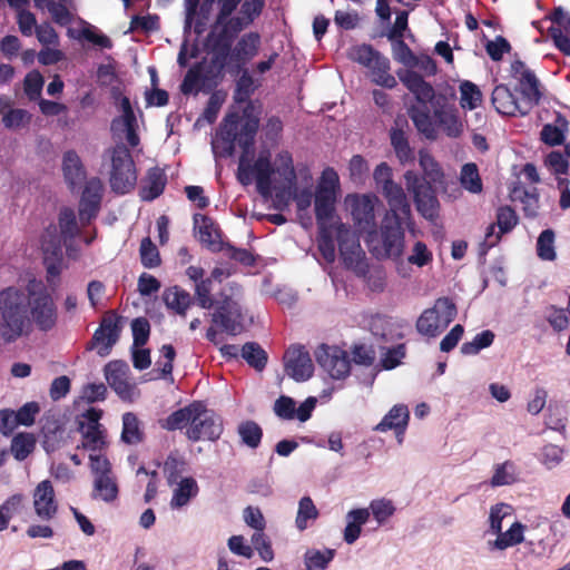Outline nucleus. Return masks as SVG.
Returning a JSON list of instances; mask_svg holds the SVG:
<instances>
[{
    "instance_id": "1",
    "label": "nucleus",
    "mask_w": 570,
    "mask_h": 570,
    "mask_svg": "<svg viewBox=\"0 0 570 570\" xmlns=\"http://www.w3.org/2000/svg\"><path fill=\"white\" fill-rule=\"evenodd\" d=\"M400 80L414 96L416 104L407 109L409 117L419 132L428 139L436 138V129L433 124L431 110L440 107L446 99L443 94H436L434 88L415 71L406 70L400 75Z\"/></svg>"
},
{
    "instance_id": "2",
    "label": "nucleus",
    "mask_w": 570,
    "mask_h": 570,
    "mask_svg": "<svg viewBox=\"0 0 570 570\" xmlns=\"http://www.w3.org/2000/svg\"><path fill=\"white\" fill-rule=\"evenodd\" d=\"M26 292L8 287L0 292V332L7 343L16 342L31 332V320Z\"/></svg>"
},
{
    "instance_id": "3",
    "label": "nucleus",
    "mask_w": 570,
    "mask_h": 570,
    "mask_svg": "<svg viewBox=\"0 0 570 570\" xmlns=\"http://www.w3.org/2000/svg\"><path fill=\"white\" fill-rule=\"evenodd\" d=\"M404 236L402 219L390 217L387 214L380 233L376 229L368 230L364 240L376 258H400L404 249Z\"/></svg>"
},
{
    "instance_id": "4",
    "label": "nucleus",
    "mask_w": 570,
    "mask_h": 570,
    "mask_svg": "<svg viewBox=\"0 0 570 570\" xmlns=\"http://www.w3.org/2000/svg\"><path fill=\"white\" fill-rule=\"evenodd\" d=\"M228 65V60L218 57L210 56L208 60L204 58L186 72L180 85V91L184 95H196L199 91L210 92L223 80Z\"/></svg>"
},
{
    "instance_id": "5",
    "label": "nucleus",
    "mask_w": 570,
    "mask_h": 570,
    "mask_svg": "<svg viewBox=\"0 0 570 570\" xmlns=\"http://www.w3.org/2000/svg\"><path fill=\"white\" fill-rule=\"evenodd\" d=\"M106 154L110 159L109 183L112 191L119 195L128 194L137 184L136 166L128 147L120 141Z\"/></svg>"
},
{
    "instance_id": "6",
    "label": "nucleus",
    "mask_w": 570,
    "mask_h": 570,
    "mask_svg": "<svg viewBox=\"0 0 570 570\" xmlns=\"http://www.w3.org/2000/svg\"><path fill=\"white\" fill-rule=\"evenodd\" d=\"M58 227L50 225L46 228L41 237V247L46 254L55 257L62 255V247H68L71 242L80 234L75 210L70 207H63L59 212Z\"/></svg>"
},
{
    "instance_id": "7",
    "label": "nucleus",
    "mask_w": 570,
    "mask_h": 570,
    "mask_svg": "<svg viewBox=\"0 0 570 570\" xmlns=\"http://www.w3.org/2000/svg\"><path fill=\"white\" fill-rule=\"evenodd\" d=\"M248 156H239L237 179L242 185L248 186L255 177L258 194L267 197L272 194V177L275 174L269 151H261L253 164H250Z\"/></svg>"
},
{
    "instance_id": "8",
    "label": "nucleus",
    "mask_w": 570,
    "mask_h": 570,
    "mask_svg": "<svg viewBox=\"0 0 570 570\" xmlns=\"http://www.w3.org/2000/svg\"><path fill=\"white\" fill-rule=\"evenodd\" d=\"M26 294L31 325L35 324L42 332L51 331L58 320L57 306L51 294L42 284L33 283L27 286Z\"/></svg>"
},
{
    "instance_id": "9",
    "label": "nucleus",
    "mask_w": 570,
    "mask_h": 570,
    "mask_svg": "<svg viewBox=\"0 0 570 570\" xmlns=\"http://www.w3.org/2000/svg\"><path fill=\"white\" fill-rule=\"evenodd\" d=\"M350 58L367 68L370 77L376 85L392 89L397 82L390 71V60L370 45L355 46L350 51Z\"/></svg>"
},
{
    "instance_id": "10",
    "label": "nucleus",
    "mask_w": 570,
    "mask_h": 570,
    "mask_svg": "<svg viewBox=\"0 0 570 570\" xmlns=\"http://www.w3.org/2000/svg\"><path fill=\"white\" fill-rule=\"evenodd\" d=\"M229 289L230 295L224 291L220 293L216 309L212 314V322L228 335L236 336L245 331L244 312L239 302L233 297L234 289H239L238 285L232 283Z\"/></svg>"
},
{
    "instance_id": "11",
    "label": "nucleus",
    "mask_w": 570,
    "mask_h": 570,
    "mask_svg": "<svg viewBox=\"0 0 570 570\" xmlns=\"http://www.w3.org/2000/svg\"><path fill=\"white\" fill-rule=\"evenodd\" d=\"M111 97L120 112L110 122L112 137L119 140L125 139L131 148H135L139 145L140 139L137 134L138 122L130 99L124 96L117 87L111 89Z\"/></svg>"
},
{
    "instance_id": "12",
    "label": "nucleus",
    "mask_w": 570,
    "mask_h": 570,
    "mask_svg": "<svg viewBox=\"0 0 570 570\" xmlns=\"http://www.w3.org/2000/svg\"><path fill=\"white\" fill-rule=\"evenodd\" d=\"M456 313V306L449 297H440L419 316L416 331L429 338L436 337L451 324Z\"/></svg>"
},
{
    "instance_id": "13",
    "label": "nucleus",
    "mask_w": 570,
    "mask_h": 570,
    "mask_svg": "<svg viewBox=\"0 0 570 570\" xmlns=\"http://www.w3.org/2000/svg\"><path fill=\"white\" fill-rule=\"evenodd\" d=\"M406 188L413 195L416 210L428 220L439 216L440 204L433 186L417 173L407 170L404 174Z\"/></svg>"
},
{
    "instance_id": "14",
    "label": "nucleus",
    "mask_w": 570,
    "mask_h": 570,
    "mask_svg": "<svg viewBox=\"0 0 570 570\" xmlns=\"http://www.w3.org/2000/svg\"><path fill=\"white\" fill-rule=\"evenodd\" d=\"M335 236L340 255L345 267L353 269L358 276H365L368 266L365 262V253L361 247L360 238L356 236L355 232L344 224H337L335 227Z\"/></svg>"
},
{
    "instance_id": "15",
    "label": "nucleus",
    "mask_w": 570,
    "mask_h": 570,
    "mask_svg": "<svg viewBox=\"0 0 570 570\" xmlns=\"http://www.w3.org/2000/svg\"><path fill=\"white\" fill-rule=\"evenodd\" d=\"M223 433V421L212 410H208L200 402L197 403V411H195L191 426L186 431V436L197 442L200 440L216 441Z\"/></svg>"
},
{
    "instance_id": "16",
    "label": "nucleus",
    "mask_w": 570,
    "mask_h": 570,
    "mask_svg": "<svg viewBox=\"0 0 570 570\" xmlns=\"http://www.w3.org/2000/svg\"><path fill=\"white\" fill-rule=\"evenodd\" d=\"M122 330V317L115 311H108L101 318L99 327L95 331L90 350L96 348L99 356H108L119 341Z\"/></svg>"
},
{
    "instance_id": "17",
    "label": "nucleus",
    "mask_w": 570,
    "mask_h": 570,
    "mask_svg": "<svg viewBox=\"0 0 570 570\" xmlns=\"http://www.w3.org/2000/svg\"><path fill=\"white\" fill-rule=\"evenodd\" d=\"M318 365L334 380L345 379L351 371L346 352L337 346L322 344L315 351Z\"/></svg>"
},
{
    "instance_id": "18",
    "label": "nucleus",
    "mask_w": 570,
    "mask_h": 570,
    "mask_svg": "<svg viewBox=\"0 0 570 570\" xmlns=\"http://www.w3.org/2000/svg\"><path fill=\"white\" fill-rule=\"evenodd\" d=\"M285 373L296 382L307 381L313 375L314 365L304 346L293 345L284 355Z\"/></svg>"
},
{
    "instance_id": "19",
    "label": "nucleus",
    "mask_w": 570,
    "mask_h": 570,
    "mask_svg": "<svg viewBox=\"0 0 570 570\" xmlns=\"http://www.w3.org/2000/svg\"><path fill=\"white\" fill-rule=\"evenodd\" d=\"M104 186L99 178L89 179L79 200V219L87 226L95 219L100 210Z\"/></svg>"
},
{
    "instance_id": "20",
    "label": "nucleus",
    "mask_w": 570,
    "mask_h": 570,
    "mask_svg": "<svg viewBox=\"0 0 570 570\" xmlns=\"http://www.w3.org/2000/svg\"><path fill=\"white\" fill-rule=\"evenodd\" d=\"M33 509L40 521L48 522L58 513V501L51 481H41L33 491Z\"/></svg>"
},
{
    "instance_id": "21",
    "label": "nucleus",
    "mask_w": 570,
    "mask_h": 570,
    "mask_svg": "<svg viewBox=\"0 0 570 570\" xmlns=\"http://www.w3.org/2000/svg\"><path fill=\"white\" fill-rule=\"evenodd\" d=\"M491 101L495 110L501 115L515 116L519 114L525 116L530 111L529 105H525L522 100L519 101L505 85L495 86L492 91Z\"/></svg>"
},
{
    "instance_id": "22",
    "label": "nucleus",
    "mask_w": 570,
    "mask_h": 570,
    "mask_svg": "<svg viewBox=\"0 0 570 570\" xmlns=\"http://www.w3.org/2000/svg\"><path fill=\"white\" fill-rule=\"evenodd\" d=\"M237 125H238V115L237 114H228L224 118L219 131L217 134L218 141L213 142V151L215 155L219 154L223 157H230L235 151V144L237 138Z\"/></svg>"
},
{
    "instance_id": "23",
    "label": "nucleus",
    "mask_w": 570,
    "mask_h": 570,
    "mask_svg": "<svg viewBox=\"0 0 570 570\" xmlns=\"http://www.w3.org/2000/svg\"><path fill=\"white\" fill-rule=\"evenodd\" d=\"M220 24L222 23H217V20L215 21V24L204 41V47L209 56L229 61L235 40L228 35L226 29L220 27Z\"/></svg>"
},
{
    "instance_id": "24",
    "label": "nucleus",
    "mask_w": 570,
    "mask_h": 570,
    "mask_svg": "<svg viewBox=\"0 0 570 570\" xmlns=\"http://www.w3.org/2000/svg\"><path fill=\"white\" fill-rule=\"evenodd\" d=\"M261 47V36L257 32H248L242 36L232 49L229 62H235L237 71L257 56Z\"/></svg>"
},
{
    "instance_id": "25",
    "label": "nucleus",
    "mask_w": 570,
    "mask_h": 570,
    "mask_svg": "<svg viewBox=\"0 0 570 570\" xmlns=\"http://www.w3.org/2000/svg\"><path fill=\"white\" fill-rule=\"evenodd\" d=\"M551 21L557 27L551 26L549 33L556 45V47L567 56H570V14L566 12L561 7L553 10L550 17Z\"/></svg>"
},
{
    "instance_id": "26",
    "label": "nucleus",
    "mask_w": 570,
    "mask_h": 570,
    "mask_svg": "<svg viewBox=\"0 0 570 570\" xmlns=\"http://www.w3.org/2000/svg\"><path fill=\"white\" fill-rule=\"evenodd\" d=\"M410 412L406 405L395 404L374 428L377 432L394 430L399 443H402L403 435L409 424Z\"/></svg>"
},
{
    "instance_id": "27",
    "label": "nucleus",
    "mask_w": 570,
    "mask_h": 570,
    "mask_svg": "<svg viewBox=\"0 0 570 570\" xmlns=\"http://www.w3.org/2000/svg\"><path fill=\"white\" fill-rule=\"evenodd\" d=\"M127 371L128 366L124 362L115 361L105 366L107 382L122 400H129L134 391V386L127 381Z\"/></svg>"
},
{
    "instance_id": "28",
    "label": "nucleus",
    "mask_w": 570,
    "mask_h": 570,
    "mask_svg": "<svg viewBox=\"0 0 570 570\" xmlns=\"http://www.w3.org/2000/svg\"><path fill=\"white\" fill-rule=\"evenodd\" d=\"M432 111L435 121L449 137L456 138L462 134L463 124L458 116V110L450 105L448 98Z\"/></svg>"
},
{
    "instance_id": "29",
    "label": "nucleus",
    "mask_w": 570,
    "mask_h": 570,
    "mask_svg": "<svg viewBox=\"0 0 570 570\" xmlns=\"http://www.w3.org/2000/svg\"><path fill=\"white\" fill-rule=\"evenodd\" d=\"M167 185V176L159 167L149 168L140 181L139 197L144 202H153L158 198Z\"/></svg>"
},
{
    "instance_id": "30",
    "label": "nucleus",
    "mask_w": 570,
    "mask_h": 570,
    "mask_svg": "<svg viewBox=\"0 0 570 570\" xmlns=\"http://www.w3.org/2000/svg\"><path fill=\"white\" fill-rule=\"evenodd\" d=\"M352 216L358 230L368 234L375 229L374 204L368 196L356 197L352 203Z\"/></svg>"
},
{
    "instance_id": "31",
    "label": "nucleus",
    "mask_w": 570,
    "mask_h": 570,
    "mask_svg": "<svg viewBox=\"0 0 570 570\" xmlns=\"http://www.w3.org/2000/svg\"><path fill=\"white\" fill-rule=\"evenodd\" d=\"M252 111L253 102H249L243 110L245 121L242 124L236 138V142L243 149L242 155L250 154L259 126V119L256 116H253Z\"/></svg>"
},
{
    "instance_id": "32",
    "label": "nucleus",
    "mask_w": 570,
    "mask_h": 570,
    "mask_svg": "<svg viewBox=\"0 0 570 570\" xmlns=\"http://www.w3.org/2000/svg\"><path fill=\"white\" fill-rule=\"evenodd\" d=\"M194 229L199 242L212 250L220 249V234L215 223L202 214L194 215Z\"/></svg>"
},
{
    "instance_id": "33",
    "label": "nucleus",
    "mask_w": 570,
    "mask_h": 570,
    "mask_svg": "<svg viewBox=\"0 0 570 570\" xmlns=\"http://www.w3.org/2000/svg\"><path fill=\"white\" fill-rule=\"evenodd\" d=\"M173 488L169 505L173 510L187 507L198 495L199 487L193 476L181 478Z\"/></svg>"
},
{
    "instance_id": "34",
    "label": "nucleus",
    "mask_w": 570,
    "mask_h": 570,
    "mask_svg": "<svg viewBox=\"0 0 570 570\" xmlns=\"http://www.w3.org/2000/svg\"><path fill=\"white\" fill-rule=\"evenodd\" d=\"M381 193L389 204L390 217L403 219L410 215L411 207L401 185L393 183L382 189Z\"/></svg>"
},
{
    "instance_id": "35",
    "label": "nucleus",
    "mask_w": 570,
    "mask_h": 570,
    "mask_svg": "<svg viewBox=\"0 0 570 570\" xmlns=\"http://www.w3.org/2000/svg\"><path fill=\"white\" fill-rule=\"evenodd\" d=\"M62 171L67 184L73 189L86 178V171L82 161L75 150H68L63 154Z\"/></svg>"
},
{
    "instance_id": "36",
    "label": "nucleus",
    "mask_w": 570,
    "mask_h": 570,
    "mask_svg": "<svg viewBox=\"0 0 570 570\" xmlns=\"http://www.w3.org/2000/svg\"><path fill=\"white\" fill-rule=\"evenodd\" d=\"M163 299L168 309L174 311L180 316H186L188 308L194 303L191 295L179 286L166 288L163 294Z\"/></svg>"
},
{
    "instance_id": "37",
    "label": "nucleus",
    "mask_w": 570,
    "mask_h": 570,
    "mask_svg": "<svg viewBox=\"0 0 570 570\" xmlns=\"http://www.w3.org/2000/svg\"><path fill=\"white\" fill-rule=\"evenodd\" d=\"M370 511L365 508L353 509L346 513V525L343 539L347 544H353L361 535L362 527L368 521Z\"/></svg>"
},
{
    "instance_id": "38",
    "label": "nucleus",
    "mask_w": 570,
    "mask_h": 570,
    "mask_svg": "<svg viewBox=\"0 0 570 570\" xmlns=\"http://www.w3.org/2000/svg\"><path fill=\"white\" fill-rule=\"evenodd\" d=\"M519 91L522 95V101L529 105V110L538 105L541 100V92L539 89L540 82L532 70L523 71L519 77Z\"/></svg>"
},
{
    "instance_id": "39",
    "label": "nucleus",
    "mask_w": 570,
    "mask_h": 570,
    "mask_svg": "<svg viewBox=\"0 0 570 570\" xmlns=\"http://www.w3.org/2000/svg\"><path fill=\"white\" fill-rule=\"evenodd\" d=\"M337 224L317 225V248L326 263L332 264L336 258L335 227Z\"/></svg>"
},
{
    "instance_id": "40",
    "label": "nucleus",
    "mask_w": 570,
    "mask_h": 570,
    "mask_svg": "<svg viewBox=\"0 0 570 570\" xmlns=\"http://www.w3.org/2000/svg\"><path fill=\"white\" fill-rule=\"evenodd\" d=\"M119 489L115 474L94 479L91 498L111 503L118 498Z\"/></svg>"
},
{
    "instance_id": "41",
    "label": "nucleus",
    "mask_w": 570,
    "mask_h": 570,
    "mask_svg": "<svg viewBox=\"0 0 570 570\" xmlns=\"http://www.w3.org/2000/svg\"><path fill=\"white\" fill-rule=\"evenodd\" d=\"M197 403L194 402L185 407L178 409L160 422L163 429L167 431L181 430L191 426V421L197 411Z\"/></svg>"
},
{
    "instance_id": "42",
    "label": "nucleus",
    "mask_w": 570,
    "mask_h": 570,
    "mask_svg": "<svg viewBox=\"0 0 570 570\" xmlns=\"http://www.w3.org/2000/svg\"><path fill=\"white\" fill-rule=\"evenodd\" d=\"M336 195L326 190L315 193V216L317 225H331L335 210Z\"/></svg>"
},
{
    "instance_id": "43",
    "label": "nucleus",
    "mask_w": 570,
    "mask_h": 570,
    "mask_svg": "<svg viewBox=\"0 0 570 570\" xmlns=\"http://www.w3.org/2000/svg\"><path fill=\"white\" fill-rule=\"evenodd\" d=\"M120 440L128 445H137L144 441V432L140 428V421L132 412H126L122 414Z\"/></svg>"
},
{
    "instance_id": "44",
    "label": "nucleus",
    "mask_w": 570,
    "mask_h": 570,
    "mask_svg": "<svg viewBox=\"0 0 570 570\" xmlns=\"http://www.w3.org/2000/svg\"><path fill=\"white\" fill-rule=\"evenodd\" d=\"M390 139L401 164L405 165L414 161V150L411 148L407 137L402 129L392 128L390 131Z\"/></svg>"
},
{
    "instance_id": "45",
    "label": "nucleus",
    "mask_w": 570,
    "mask_h": 570,
    "mask_svg": "<svg viewBox=\"0 0 570 570\" xmlns=\"http://www.w3.org/2000/svg\"><path fill=\"white\" fill-rule=\"evenodd\" d=\"M524 525L520 522H514L505 532L500 531L494 541L489 542L491 549L505 550L507 548L514 547L523 542Z\"/></svg>"
},
{
    "instance_id": "46",
    "label": "nucleus",
    "mask_w": 570,
    "mask_h": 570,
    "mask_svg": "<svg viewBox=\"0 0 570 570\" xmlns=\"http://www.w3.org/2000/svg\"><path fill=\"white\" fill-rule=\"evenodd\" d=\"M335 557V550L307 549L303 556L305 570H325Z\"/></svg>"
},
{
    "instance_id": "47",
    "label": "nucleus",
    "mask_w": 570,
    "mask_h": 570,
    "mask_svg": "<svg viewBox=\"0 0 570 570\" xmlns=\"http://www.w3.org/2000/svg\"><path fill=\"white\" fill-rule=\"evenodd\" d=\"M240 356L256 371H263L267 364V353L256 342H247L240 350Z\"/></svg>"
},
{
    "instance_id": "48",
    "label": "nucleus",
    "mask_w": 570,
    "mask_h": 570,
    "mask_svg": "<svg viewBox=\"0 0 570 570\" xmlns=\"http://www.w3.org/2000/svg\"><path fill=\"white\" fill-rule=\"evenodd\" d=\"M186 470V461L177 453H170L163 466L164 475L168 487H174L183 476Z\"/></svg>"
},
{
    "instance_id": "49",
    "label": "nucleus",
    "mask_w": 570,
    "mask_h": 570,
    "mask_svg": "<svg viewBox=\"0 0 570 570\" xmlns=\"http://www.w3.org/2000/svg\"><path fill=\"white\" fill-rule=\"evenodd\" d=\"M320 515L318 509L309 497H303L298 502L295 525L299 531H304Z\"/></svg>"
},
{
    "instance_id": "50",
    "label": "nucleus",
    "mask_w": 570,
    "mask_h": 570,
    "mask_svg": "<svg viewBox=\"0 0 570 570\" xmlns=\"http://www.w3.org/2000/svg\"><path fill=\"white\" fill-rule=\"evenodd\" d=\"M256 85L254 81V78L248 72L247 69H244L239 76V78L236 80V86L234 90V101L236 104H249L250 96L255 92Z\"/></svg>"
},
{
    "instance_id": "51",
    "label": "nucleus",
    "mask_w": 570,
    "mask_h": 570,
    "mask_svg": "<svg viewBox=\"0 0 570 570\" xmlns=\"http://www.w3.org/2000/svg\"><path fill=\"white\" fill-rule=\"evenodd\" d=\"M238 435L242 442L250 448L257 449L262 442L263 430L262 428L252 420L242 422L237 428Z\"/></svg>"
},
{
    "instance_id": "52",
    "label": "nucleus",
    "mask_w": 570,
    "mask_h": 570,
    "mask_svg": "<svg viewBox=\"0 0 570 570\" xmlns=\"http://www.w3.org/2000/svg\"><path fill=\"white\" fill-rule=\"evenodd\" d=\"M83 438V448L92 452L100 451L105 445L102 425H78Z\"/></svg>"
},
{
    "instance_id": "53",
    "label": "nucleus",
    "mask_w": 570,
    "mask_h": 570,
    "mask_svg": "<svg viewBox=\"0 0 570 570\" xmlns=\"http://www.w3.org/2000/svg\"><path fill=\"white\" fill-rule=\"evenodd\" d=\"M275 173L283 178L287 187H294L296 184L297 175L294 168L293 157L288 151L284 150L277 154Z\"/></svg>"
},
{
    "instance_id": "54",
    "label": "nucleus",
    "mask_w": 570,
    "mask_h": 570,
    "mask_svg": "<svg viewBox=\"0 0 570 570\" xmlns=\"http://www.w3.org/2000/svg\"><path fill=\"white\" fill-rule=\"evenodd\" d=\"M36 446V439L31 433H18L11 441V453L17 461L26 460Z\"/></svg>"
},
{
    "instance_id": "55",
    "label": "nucleus",
    "mask_w": 570,
    "mask_h": 570,
    "mask_svg": "<svg viewBox=\"0 0 570 570\" xmlns=\"http://www.w3.org/2000/svg\"><path fill=\"white\" fill-rule=\"evenodd\" d=\"M460 105L463 109L473 110L482 101V92L479 87L469 81L464 80L460 85Z\"/></svg>"
},
{
    "instance_id": "56",
    "label": "nucleus",
    "mask_w": 570,
    "mask_h": 570,
    "mask_svg": "<svg viewBox=\"0 0 570 570\" xmlns=\"http://www.w3.org/2000/svg\"><path fill=\"white\" fill-rule=\"evenodd\" d=\"M460 181L462 187L470 193L479 194L482 191V180L479 175L478 166L473 163H468L462 166Z\"/></svg>"
},
{
    "instance_id": "57",
    "label": "nucleus",
    "mask_w": 570,
    "mask_h": 570,
    "mask_svg": "<svg viewBox=\"0 0 570 570\" xmlns=\"http://www.w3.org/2000/svg\"><path fill=\"white\" fill-rule=\"evenodd\" d=\"M517 481V466L512 461L497 464L491 479L492 487L510 485Z\"/></svg>"
},
{
    "instance_id": "58",
    "label": "nucleus",
    "mask_w": 570,
    "mask_h": 570,
    "mask_svg": "<svg viewBox=\"0 0 570 570\" xmlns=\"http://www.w3.org/2000/svg\"><path fill=\"white\" fill-rule=\"evenodd\" d=\"M537 254L540 259L552 262L556 259L554 232L544 229L540 233L537 240Z\"/></svg>"
},
{
    "instance_id": "59",
    "label": "nucleus",
    "mask_w": 570,
    "mask_h": 570,
    "mask_svg": "<svg viewBox=\"0 0 570 570\" xmlns=\"http://www.w3.org/2000/svg\"><path fill=\"white\" fill-rule=\"evenodd\" d=\"M513 195L522 203L523 212L527 217L533 218L538 215L539 194L537 188H532L531 190L515 188Z\"/></svg>"
},
{
    "instance_id": "60",
    "label": "nucleus",
    "mask_w": 570,
    "mask_h": 570,
    "mask_svg": "<svg viewBox=\"0 0 570 570\" xmlns=\"http://www.w3.org/2000/svg\"><path fill=\"white\" fill-rule=\"evenodd\" d=\"M392 41V55L393 58L403 63L406 67L419 66L417 57L412 52L410 47L405 43L402 38H396Z\"/></svg>"
},
{
    "instance_id": "61",
    "label": "nucleus",
    "mask_w": 570,
    "mask_h": 570,
    "mask_svg": "<svg viewBox=\"0 0 570 570\" xmlns=\"http://www.w3.org/2000/svg\"><path fill=\"white\" fill-rule=\"evenodd\" d=\"M367 509L370 511V515L373 514V518L379 525L384 524L396 510L393 502L389 499L373 500Z\"/></svg>"
},
{
    "instance_id": "62",
    "label": "nucleus",
    "mask_w": 570,
    "mask_h": 570,
    "mask_svg": "<svg viewBox=\"0 0 570 570\" xmlns=\"http://www.w3.org/2000/svg\"><path fill=\"white\" fill-rule=\"evenodd\" d=\"M557 121L561 122L562 127L547 124L541 130V140L549 146L561 145L564 140V131L567 121L561 116H558Z\"/></svg>"
},
{
    "instance_id": "63",
    "label": "nucleus",
    "mask_w": 570,
    "mask_h": 570,
    "mask_svg": "<svg viewBox=\"0 0 570 570\" xmlns=\"http://www.w3.org/2000/svg\"><path fill=\"white\" fill-rule=\"evenodd\" d=\"M212 291V278L200 279L195 284V301L199 307L210 309L216 305L217 301L213 298Z\"/></svg>"
},
{
    "instance_id": "64",
    "label": "nucleus",
    "mask_w": 570,
    "mask_h": 570,
    "mask_svg": "<svg viewBox=\"0 0 570 570\" xmlns=\"http://www.w3.org/2000/svg\"><path fill=\"white\" fill-rule=\"evenodd\" d=\"M140 261L144 267L155 268L160 265V256L156 245L150 238H144L140 244Z\"/></svg>"
}]
</instances>
